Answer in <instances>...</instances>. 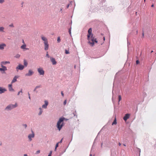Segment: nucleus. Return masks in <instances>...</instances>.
Returning <instances> with one entry per match:
<instances>
[{"instance_id":"f257e3e1","label":"nucleus","mask_w":156,"mask_h":156,"mask_svg":"<svg viewBox=\"0 0 156 156\" xmlns=\"http://www.w3.org/2000/svg\"><path fill=\"white\" fill-rule=\"evenodd\" d=\"M87 38L88 40V43L90 45L92 46L94 45L95 43H97L98 42V41L96 40V39L93 37V34H92V29L91 28L88 30Z\"/></svg>"},{"instance_id":"f03ea898","label":"nucleus","mask_w":156,"mask_h":156,"mask_svg":"<svg viewBox=\"0 0 156 156\" xmlns=\"http://www.w3.org/2000/svg\"><path fill=\"white\" fill-rule=\"evenodd\" d=\"M67 120V119L64 117H61L59 119L56 125V126L59 131L61 130L62 127L64 126V121H66Z\"/></svg>"},{"instance_id":"7ed1b4c3","label":"nucleus","mask_w":156,"mask_h":156,"mask_svg":"<svg viewBox=\"0 0 156 156\" xmlns=\"http://www.w3.org/2000/svg\"><path fill=\"white\" fill-rule=\"evenodd\" d=\"M17 106V103H16L15 105H10L8 106L6 108V109H8V110H10L12 109H13Z\"/></svg>"},{"instance_id":"20e7f679","label":"nucleus","mask_w":156,"mask_h":156,"mask_svg":"<svg viewBox=\"0 0 156 156\" xmlns=\"http://www.w3.org/2000/svg\"><path fill=\"white\" fill-rule=\"evenodd\" d=\"M37 71L40 75H43L44 74V72L42 68H39L37 69Z\"/></svg>"},{"instance_id":"39448f33","label":"nucleus","mask_w":156,"mask_h":156,"mask_svg":"<svg viewBox=\"0 0 156 156\" xmlns=\"http://www.w3.org/2000/svg\"><path fill=\"white\" fill-rule=\"evenodd\" d=\"M24 68V66L23 65H21L20 64H19L18 66L16 67V70L18 71V70H22Z\"/></svg>"},{"instance_id":"423d86ee","label":"nucleus","mask_w":156,"mask_h":156,"mask_svg":"<svg viewBox=\"0 0 156 156\" xmlns=\"http://www.w3.org/2000/svg\"><path fill=\"white\" fill-rule=\"evenodd\" d=\"M41 38L42 40L44 41V43H48V41L47 39L43 35H41Z\"/></svg>"},{"instance_id":"0eeeda50","label":"nucleus","mask_w":156,"mask_h":156,"mask_svg":"<svg viewBox=\"0 0 156 156\" xmlns=\"http://www.w3.org/2000/svg\"><path fill=\"white\" fill-rule=\"evenodd\" d=\"M50 58L51 61V62L53 65H55L56 64L57 62L56 61L55 58L51 57H50Z\"/></svg>"},{"instance_id":"6e6552de","label":"nucleus","mask_w":156,"mask_h":156,"mask_svg":"<svg viewBox=\"0 0 156 156\" xmlns=\"http://www.w3.org/2000/svg\"><path fill=\"white\" fill-rule=\"evenodd\" d=\"M34 72L31 69L29 70L28 73L25 74V76H30L33 75Z\"/></svg>"},{"instance_id":"1a4fd4ad","label":"nucleus","mask_w":156,"mask_h":156,"mask_svg":"<svg viewBox=\"0 0 156 156\" xmlns=\"http://www.w3.org/2000/svg\"><path fill=\"white\" fill-rule=\"evenodd\" d=\"M32 134H29L28 135V137L30 140V141H31L32 140L31 138H33L34 137V134L33 131H32Z\"/></svg>"},{"instance_id":"9d476101","label":"nucleus","mask_w":156,"mask_h":156,"mask_svg":"<svg viewBox=\"0 0 156 156\" xmlns=\"http://www.w3.org/2000/svg\"><path fill=\"white\" fill-rule=\"evenodd\" d=\"M6 46V45L5 44L3 43L0 44V50H3Z\"/></svg>"},{"instance_id":"9b49d317","label":"nucleus","mask_w":156,"mask_h":156,"mask_svg":"<svg viewBox=\"0 0 156 156\" xmlns=\"http://www.w3.org/2000/svg\"><path fill=\"white\" fill-rule=\"evenodd\" d=\"M129 117V114H126L123 118L125 121H126Z\"/></svg>"},{"instance_id":"f8f14e48","label":"nucleus","mask_w":156,"mask_h":156,"mask_svg":"<svg viewBox=\"0 0 156 156\" xmlns=\"http://www.w3.org/2000/svg\"><path fill=\"white\" fill-rule=\"evenodd\" d=\"M44 50H47L49 48V44H48V43H44Z\"/></svg>"},{"instance_id":"ddd939ff","label":"nucleus","mask_w":156,"mask_h":156,"mask_svg":"<svg viewBox=\"0 0 156 156\" xmlns=\"http://www.w3.org/2000/svg\"><path fill=\"white\" fill-rule=\"evenodd\" d=\"M2 68H0V71H5L7 70L6 67L3 66H1Z\"/></svg>"},{"instance_id":"4468645a","label":"nucleus","mask_w":156,"mask_h":156,"mask_svg":"<svg viewBox=\"0 0 156 156\" xmlns=\"http://www.w3.org/2000/svg\"><path fill=\"white\" fill-rule=\"evenodd\" d=\"M6 90L5 88H3L1 87H0V94L4 93L6 91Z\"/></svg>"},{"instance_id":"2eb2a0df","label":"nucleus","mask_w":156,"mask_h":156,"mask_svg":"<svg viewBox=\"0 0 156 156\" xmlns=\"http://www.w3.org/2000/svg\"><path fill=\"white\" fill-rule=\"evenodd\" d=\"M10 63L9 61H3L1 62V66H3V65H5L6 64H9Z\"/></svg>"},{"instance_id":"dca6fc26","label":"nucleus","mask_w":156,"mask_h":156,"mask_svg":"<svg viewBox=\"0 0 156 156\" xmlns=\"http://www.w3.org/2000/svg\"><path fill=\"white\" fill-rule=\"evenodd\" d=\"M45 104L42 105V108H47V106L48 104V102L46 101H45Z\"/></svg>"},{"instance_id":"f3484780","label":"nucleus","mask_w":156,"mask_h":156,"mask_svg":"<svg viewBox=\"0 0 156 156\" xmlns=\"http://www.w3.org/2000/svg\"><path fill=\"white\" fill-rule=\"evenodd\" d=\"M26 44H24L21 46V48L22 49H26V50H28V48H26Z\"/></svg>"},{"instance_id":"a211bd4d","label":"nucleus","mask_w":156,"mask_h":156,"mask_svg":"<svg viewBox=\"0 0 156 156\" xmlns=\"http://www.w3.org/2000/svg\"><path fill=\"white\" fill-rule=\"evenodd\" d=\"M9 88L10 91H13L14 90L12 88V84H9Z\"/></svg>"},{"instance_id":"6ab92c4d","label":"nucleus","mask_w":156,"mask_h":156,"mask_svg":"<svg viewBox=\"0 0 156 156\" xmlns=\"http://www.w3.org/2000/svg\"><path fill=\"white\" fill-rule=\"evenodd\" d=\"M17 78H18V77H17L16 76H15L14 77L13 80H12L11 83H14L15 82H16V81Z\"/></svg>"},{"instance_id":"aec40b11","label":"nucleus","mask_w":156,"mask_h":156,"mask_svg":"<svg viewBox=\"0 0 156 156\" xmlns=\"http://www.w3.org/2000/svg\"><path fill=\"white\" fill-rule=\"evenodd\" d=\"M117 124V122H116V117H115V119L113 121V122H112V125H116Z\"/></svg>"},{"instance_id":"412c9836","label":"nucleus","mask_w":156,"mask_h":156,"mask_svg":"<svg viewBox=\"0 0 156 156\" xmlns=\"http://www.w3.org/2000/svg\"><path fill=\"white\" fill-rule=\"evenodd\" d=\"M23 62H24V66H25L26 67L27 66V64H28L26 60H24V61H23Z\"/></svg>"},{"instance_id":"4be33fe9","label":"nucleus","mask_w":156,"mask_h":156,"mask_svg":"<svg viewBox=\"0 0 156 156\" xmlns=\"http://www.w3.org/2000/svg\"><path fill=\"white\" fill-rule=\"evenodd\" d=\"M39 109L40 110V111L38 115H41V114H42V109H41V108H40Z\"/></svg>"},{"instance_id":"5701e85b","label":"nucleus","mask_w":156,"mask_h":156,"mask_svg":"<svg viewBox=\"0 0 156 156\" xmlns=\"http://www.w3.org/2000/svg\"><path fill=\"white\" fill-rule=\"evenodd\" d=\"M4 29V28L3 27H0V31H3V30Z\"/></svg>"},{"instance_id":"b1692460","label":"nucleus","mask_w":156,"mask_h":156,"mask_svg":"<svg viewBox=\"0 0 156 156\" xmlns=\"http://www.w3.org/2000/svg\"><path fill=\"white\" fill-rule=\"evenodd\" d=\"M20 57V55L19 54H17L15 56V57L16 58H19Z\"/></svg>"},{"instance_id":"393cba45","label":"nucleus","mask_w":156,"mask_h":156,"mask_svg":"<svg viewBox=\"0 0 156 156\" xmlns=\"http://www.w3.org/2000/svg\"><path fill=\"white\" fill-rule=\"evenodd\" d=\"M118 99H119V102L121 100V96L120 95L118 96Z\"/></svg>"},{"instance_id":"a878e982","label":"nucleus","mask_w":156,"mask_h":156,"mask_svg":"<svg viewBox=\"0 0 156 156\" xmlns=\"http://www.w3.org/2000/svg\"><path fill=\"white\" fill-rule=\"evenodd\" d=\"M58 143H57L56 144L55 147V151H56L57 148L58 147Z\"/></svg>"},{"instance_id":"bb28decb","label":"nucleus","mask_w":156,"mask_h":156,"mask_svg":"<svg viewBox=\"0 0 156 156\" xmlns=\"http://www.w3.org/2000/svg\"><path fill=\"white\" fill-rule=\"evenodd\" d=\"M61 41V40L60 38V37H58L57 38V41L59 43Z\"/></svg>"},{"instance_id":"cd10ccee","label":"nucleus","mask_w":156,"mask_h":156,"mask_svg":"<svg viewBox=\"0 0 156 156\" xmlns=\"http://www.w3.org/2000/svg\"><path fill=\"white\" fill-rule=\"evenodd\" d=\"M76 115V112H74L73 113V115H71V117H72L73 116H75Z\"/></svg>"},{"instance_id":"c85d7f7f","label":"nucleus","mask_w":156,"mask_h":156,"mask_svg":"<svg viewBox=\"0 0 156 156\" xmlns=\"http://www.w3.org/2000/svg\"><path fill=\"white\" fill-rule=\"evenodd\" d=\"M20 93H21L22 94V89L21 90L19 91L18 93V95H19L20 94Z\"/></svg>"},{"instance_id":"c756f323","label":"nucleus","mask_w":156,"mask_h":156,"mask_svg":"<svg viewBox=\"0 0 156 156\" xmlns=\"http://www.w3.org/2000/svg\"><path fill=\"white\" fill-rule=\"evenodd\" d=\"M46 56L48 57V58H50V56L48 53V52H47V54H46Z\"/></svg>"},{"instance_id":"7c9ffc66","label":"nucleus","mask_w":156,"mask_h":156,"mask_svg":"<svg viewBox=\"0 0 156 156\" xmlns=\"http://www.w3.org/2000/svg\"><path fill=\"white\" fill-rule=\"evenodd\" d=\"M4 2V0H0V3H2Z\"/></svg>"},{"instance_id":"2f4dec72","label":"nucleus","mask_w":156,"mask_h":156,"mask_svg":"<svg viewBox=\"0 0 156 156\" xmlns=\"http://www.w3.org/2000/svg\"><path fill=\"white\" fill-rule=\"evenodd\" d=\"M136 64H138L139 63V61L138 60H136Z\"/></svg>"},{"instance_id":"473e14b6","label":"nucleus","mask_w":156,"mask_h":156,"mask_svg":"<svg viewBox=\"0 0 156 156\" xmlns=\"http://www.w3.org/2000/svg\"><path fill=\"white\" fill-rule=\"evenodd\" d=\"M65 53L66 54H68V51L67 50H65Z\"/></svg>"},{"instance_id":"72a5a7b5","label":"nucleus","mask_w":156,"mask_h":156,"mask_svg":"<svg viewBox=\"0 0 156 156\" xmlns=\"http://www.w3.org/2000/svg\"><path fill=\"white\" fill-rule=\"evenodd\" d=\"M23 126L25 127V128H26L27 127V125L26 124H23Z\"/></svg>"},{"instance_id":"f704fd0d","label":"nucleus","mask_w":156,"mask_h":156,"mask_svg":"<svg viewBox=\"0 0 156 156\" xmlns=\"http://www.w3.org/2000/svg\"><path fill=\"white\" fill-rule=\"evenodd\" d=\"M40 153V150H38L37 151V152H36V154H39V153Z\"/></svg>"},{"instance_id":"c9c22d12","label":"nucleus","mask_w":156,"mask_h":156,"mask_svg":"<svg viewBox=\"0 0 156 156\" xmlns=\"http://www.w3.org/2000/svg\"><path fill=\"white\" fill-rule=\"evenodd\" d=\"M61 94L62 96L63 97L64 96V94L63 93V92L62 91L61 92Z\"/></svg>"},{"instance_id":"e433bc0d","label":"nucleus","mask_w":156,"mask_h":156,"mask_svg":"<svg viewBox=\"0 0 156 156\" xmlns=\"http://www.w3.org/2000/svg\"><path fill=\"white\" fill-rule=\"evenodd\" d=\"M66 104V100H65L64 102V105H65Z\"/></svg>"},{"instance_id":"4c0bfd02","label":"nucleus","mask_w":156,"mask_h":156,"mask_svg":"<svg viewBox=\"0 0 156 156\" xmlns=\"http://www.w3.org/2000/svg\"><path fill=\"white\" fill-rule=\"evenodd\" d=\"M52 151H50L49 154H50L51 155L52 153Z\"/></svg>"},{"instance_id":"58836bf2","label":"nucleus","mask_w":156,"mask_h":156,"mask_svg":"<svg viewBox=\"0 0 156 156\" xmlns=\"http://www.w3.org/2000/svg\"><path fill=\"white\" fill-rule=\"evenodd\" d=\"M40 87V86H36V87H35V88H37H37H39V87Z\"/></svg>"},{"instance_id":"ea45409f","label":"nucleus","mask_w":156,"mask_h":156,"mask_svg":"<svg viewBox=\"0 0 156 156\" xmlns=\"http://www.w3.org/2000/svg\"><path fill=\"white\" fill-rule=\"evenodd\" d=\"M69 34L71 35V30L69 29Z\"/></svg>"},{"instance_id":"a19ab883","label":"nucleus","mask_w":156,"mask_h":156,"mask_svg":"<svg viewBox=\"0 0 156 156\" xmlns=\"http://www.w3.org/2000/svg\"><path fill=\"white\" fill-rule=\"evenodd\" d=\"M118 144L119 146H120L121 145V144L120 142H119L118 143Z\"/></svg>"},{"instance_id":"79ce46f5","label":"nucleus","mask_w":156,"mask_h":156,"mask_svg":"<svg viewBox=\"0 0 156 156\" xmlns=\"http://www.w3.org/2000/svg\"><path fill=\"white\" fill-rule=\"evenodd\" d=\"M10 26L12 27H13V24H12L11 25H10Z\"/></svg>"},{"instance_id":"37998d69","label":"nucleus","mask_w":156,"mask_h":156,"mask_svg":"<svg viewBox=\"0 0 156 156\" xmlns=\"http://www.w3.org/2000/svg\"><path fill=\"white\" fill-rule=\"evenodd\" d=\"M22 42H23V43L24 44H25V43H24V40H23Z\"/></svg>"},{"instance_id":"c03bdc74","label":"nucleus","mask_w":156,"mask_h":156,"mask_svg":"<svg viewBox=\"0 0 156 156\" xmlns=\"http://www.w3.org/2000/svg\"><path fill=\"white\" fill-rule=\"evenodd\" d=\"M154 6V4H152V5H151V7H153Z\"/></svg>"},{"instance_id":"a18cd8bd","label":"nucleus","mask_w":156,"mask_h":156,"mask_svg":"<svg viewBox=\"0 0 156 156\" xmlns=\"http://www.w3.org/2000/svg\"><path fill=\"white\" fill-rule=\"evenodd\" d=\"M24 156H28L27 154H24Z\"/></svg>"},{"instance_id":"49530a36","label":"nucleus","mask_w":156,"mask_h":156,"mask_svg":"<svg viewBox=\"0 0 156 156\" xmlns=\"http://www.w3.org/2000/svg\"><path fill=\"white\" fill-rule=\"evenodd\" d=\"M36 89H37V88H35L34 89V91H35V90H36Z\"/></svg>"},{"instance_id":"de8ad7c7","label":"nucleus","mask_w":156,"mask_h":156,"mask_svg":"<svg viewBox=\"0 0 156 156\" xmlns=\"http://www.w3.org/2000/svg\"><path fill=\"white\" fill-rule=\"evenodd\" d=\"M29 98L30 99V95H29Z\"/></svg>"},{"instance_id":"09e8293b","label":"nucleus","mask_w":156,"mask_h":156,"mask_svg":"<svg viewBox=\"0 0 156 156\" xmlns=\"http://www.w3.org/2000/svg\"><path fill=\"white\" fill-rule=\"evenodd\" d=\"M62 140H61V141H60L59 142V143L62 142Z\"/></svg>"},{"instance_id":"8fccbe9b","label":"nucleus","mask_w":156,"mask_h":156,"mask_svg":"<svg viewBox=\"0 0 156 156\" xmlns=\"http://www.w3.org/2000/svg\"><path fill=\"white\" fill-rule=\"evenodd\" d=\"M123 146H126V144H123Z\"/></svg>"},{"instance_id":"3c124183","label":"nucleus","mask_w":156,"mask_h":156,"mask_svg":"<svg viewBox=\"0 0 156 156\" xmlns=\"http://www.w3.org/2000/svg\"><path fill=\"white\" fill-rule=\"evenodd\" d=\"M67 8H68V5H67Z\"/></svg>"},{"instance_id":"603ef678","label":"nucleus","mask_w":156,"mask_h":156,"mask_svg":"<svg viewBox=\"0 0 156 156\" xmlns=\"http://www.w3.org/2000/svg\"><path fill=\"white\" fill-rule=\"evenodd\" d=\"M104 40V41L105 40V37H103Z\"/></svg>"},{"instance_id":"864d4df0","label":"nucleus","mask_w":156,"mask_h":156,"mask_svg":"<svg viewBox=\"0 0 156 156\" xmlns=\"http://www.w3.org/2000/svg\"><path fill=\"white\" fill-rule=\"evenodd\" d=\"M28 96H29V95H30V94H29V93H28Z\"/></svg>"},{"instance_id":"5fc2aeb1","label":"nucleus","mask_w":156,"mask_h":156,"mask_svg":"<svg viewBox=\"0 0 156 156\" xmlns=\"http://www.w3.org/2000/svg\"><path fill=\"white\" fill-rule=\"evenodd\" d=\"M48 156H51V155L50 154H49Z\"/></svg>"},{"instance_id":"6e6d98bb","label":"nucleus","mask_w":156,"mask_h":156,"mask_svg":"<svg viewBox=\"0 0 156 156\" xmlns=\"http://www.w3.org/2000/svg\"><path fill=\"white\" fill-rule=\"evenodd\" d=\"M153 52V51H151V53H152V52Z\"/></svg>"},{"instance_id":"4d7b16f0","label":"nucleus","mask_w":156,"mask_h":156,"mask_svg":"<svg viewBox=\"0 0 156 156\" xmlns=\"http://www.w3.org/2000/svg\"><path fill=\"white\" fill-rule=\"evenodd\" d=\"M102 144H101V147H102Z\"/></svg>"},{"instance_id":"13d9d810","label":"nucleus","mask_w":156,"mask_h":156,"mask_svg":"<svg viewBox=\"0 0 156 156\" xmlns=\"http://www.w3.org/2000/svg\"><path fill=\"white\" fill-rule=\"evenodd\" d=\"M90 156H92V155H91V154H90Z\"/></svg>"},{"instance_id":"bf43d9fd","label":"nucleus","mask_w":156,"mask_h":156,"mask_svg":"<svg viewBox=\"0 0 156 156\" xmlns=\"http://www.w3.org/2000/svg\"><path fill=\"white\" fill-rule=\"evenodd\" d=\"M136 14H137V12H136Z\"/></svg>"},{"instance_id":"052dcab7","label":"nucleus","mask_w":156,"mask_h":156,"mask_svg":"<svg viewBox=\"0 0 156 156\" xmlns=\"http://www.w3.org/2000/svg\"><path fill=\"white\" fill-rule=\"evenodd\" d=\"M144 0V1L145 2V0Z\"/></svg>"}]
</instances>
